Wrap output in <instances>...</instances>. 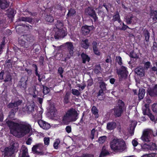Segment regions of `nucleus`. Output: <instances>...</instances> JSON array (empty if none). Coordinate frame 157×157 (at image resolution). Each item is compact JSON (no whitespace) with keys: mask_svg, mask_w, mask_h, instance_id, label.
<instances>
[{"mask_svg":"<svg viewBox=\"0 0 157 157\" xmlns=\"http://www.w3.org/2000/svg\"><path fill=\"white\" fill-rule=\"evenodd\" d=\"M6 123L10 133L17 137H23L32 131L31 125L26 122L17 123L8 120Z\"/></svg>","mask_w":157,"mask_h":157,"instance_id":"nucleus-1","label":"nucleus"},{"mask_svg":"<svg viewBox=\"0 0 157 157\" xmlns=\"http://www.w3.org/2000/svg\"><path fill=\"white\" fill-rule=\"evenodd\" d=\"M110 144L111 150L115 152L121 153L127 150V145L123 139H114Z\"/></svg>","mask_w":157,"mask_h":157,"instance_id":"nucleus-2","label":"nucleus"},{"mask_svg":"<svg viewBox=\"0 0 157 157\" xmlns=\"http://www.w3.org/2000/svg\"><path fill=\"white\" fill-rule=\"evenodd\" d=\"M77 112L74 108H71L69 109L65 114L63 116L62 121L66 122L70 119L71 121H75L78 118Z\"/></svg>","mask_w":157,"mask_h":157,"instance_id":"nucleus-3","label":"nucleus"},{"mask_svg":"<svg viewBox=\"0 0 157 157\" xmlns=\"http://www.w3.org/2000/svg\"><path fill=\"white\" fill-rule=\"evenodd\" d=\"M126 109L124 102L121 100L119 99L118 101L116 107L113 109V114L116 117H120Z\"/></svg>","mask_w":157,"mask_h":157,"instance_id":"nucleus-4","label":"nucleus"},{"mask_svg":"<svg viewBox=\"0 0 157 157\" xmlns=\"http://www.w3.org/2000/svg\"><path fill=\"white\" fill-rule=\"evenodd\" d=\"M53 30L55 32L54 36L56 39L63 38L66 36L67 34V30L65 28H63L61 29L54 28Z\"/></svg>","mask_w":157,"mask_h":157,"instance_id":"nucleus-5","label":"nucleus"},{"mask_svg":"<svg viewBox=\"0 0 157 157\" xmlns=\"http://www.w3.org/2000/svg\"><path fill=\"white\" fill-rule=\"evenodd\" d=\"M85 13L89 15L96 22L98 20V18L94 8L92 7L89 6L85 9Z\"/></svg>","mask_w":157,"mask_h":157,"instance_id":"nucleus-6","label":"nucleus"},{"mask_svg":"<svg viewBox=\"0 0 157 157\" xmlns=\"http://www.w3.org/2000/svg\"><path fill=\"white\" fill-rule=\"evenodd\" d=\"M43 146V144H36L32 147V151L37 154H41Z\"/></svg>","mask_w":157,"mask_h":157,"instance_id":"nucleus-7","label":"nucleus"},{"mask_svg":"<svg viewBox=\"0 0 157 157\" xmlns=\"http://www.w3.org/2000/svg\"><path fill=\"white\" fill-rule=\"evenodd\" d=\"M117 74L121 78H125L127 77L128 72L125 67L122 66L121 69L117 71Z\"/></svg>","mask_w":157,"mask_h":157,"instance_id":"nucleus-8","label":"nucleus"},{"mask_svg":"<svg viewBox=\"0 0 157 157\" xmlns=\"http://www.w3.org/2000/svg\"><path fill=\"white\" fill-rule=\"evenodd\" d=\"M22 103L21 100H18L13 103H9L7 105V107L9 108H12V109H14L15 111H17L18 109V106L21 105Z\"/></svg>","mask_w":157,"mask_h":157,"instance_id":"nucleus-9","label":"nucleus"},{"mask_svg":"<svg viewBox=\"0 0 157 157\" xmlns=\"http://www.w3.org/2000/svg\"><path fill=\"white\" fill-rule=\"evenodd\" d=\"M100 90L98 93L97 96L98 97L101 94H104L105 92L107 90L106 86L107 84L104 82H99Z\"/></svg>","mask_w":157,"mask_h":157,"instance_id":"nucleus-10","label":"nucleus"},{"mask_svg":"<svg viewBox=\"0 0 157 157\" xmlns=\"http://www.w3.org/2000/svg\"><path fill=\"white\" fill-rule=\"evenodd\" d=\"M67 46V48L68 51L69 53L67 55L68 59H70L73 55L74 48L72 43L67 42L66 43Z\"/></svg>","mask_w":157,"mask_h":157,"instance_id":"nucleus-11","label":"nucleus"},{"mask_svg":"<svg viewBox=\"0 0 157 157\" xmlns=\"http://www.w3.org/2000/svg\"><path fill=\"white\" fill-rule=\"evenodd\" d=\"M94 27L93 25L88 26L85 25L83 26L81 28L82 33L84 35H88L90 31L92 30Z\"/></svg>","mask_w":157,"mask_h":157,"instance_id":"nucleus-12","label":"nucleus"},{"mask_svg":"<svg viewBox=\"0 0 157 157\" xmlns=\"http://www.w3.org/2000/svg\"><path fill=\"white\" fill-rule=\"evenodd\" d=\"M2 152V156H4V157H12L14 154L8 147H5Z\"/></svg>","mask_w":157,"mask_h":157,"instance_id":"nucleus-13","label":"nucleus"},{"mask_svg":"<svg viewBox=\"0 0 157 157\" xmlns=\"http://www.w3.org/2000/svg\"><path fill=\"white\" fill-rule=\"evenodd\" d=\"M147 94L151 97L157 96V84L154 86L152 89H148Z\"/></svg>","mask_w":157,"mask_h":157,"instance_id":"nucleus-14","label":"nucleus"},{"mask_svg":"<svg viewBox=\"0 0 157 157\" xmlns=\"http://www.w3.org/2000/svg\"><path fill=\"white\" fill-rule=\"evenodd\" d=\"M25 37L23 35H21L18 39V42L19 45L22 47L27 48L28 46V42L25 41Z\"/></svg>","mask_w":157,"mask_h":157,"instance_id":"nucleus-15","label":"nucleus"},{"mask_svg":"<svg viewBox=\"0 0 157 157\" xmlns=\"http://www.w3.org/2000/svg\"><path fill=\"white\" fill-rule=\"evenodd\" d=\"M19 144L18 143L13 141L11 143L10 146L8 147L14 153L17 151Z\"/></svg>","mask_w":157,"mask_h":157,"instance_id":"nucleus-16","label":"nucleus"},{"mask_svg":"<svg viewBox=\"0 0 157 157\" xmlns=\"http://www.w3.org/2000/svg\"><path fill=\"white\" fill-rule=\"evenodd\" d=\"M27 81V80H26L24 78H21L19 83L18 86L22 90H25L26 89Z\"/></svg>","mask_w":157,"mask_h":157,"instance_id":"nucleus-17","label":"nucleus"},{"mask_svg":"<svg viewBox=\"0 0 157 157\" xmlns=\"http://www.w3.org/2000/svg\"><path fill=\"white\" fill-rule=\"evenodd\" d=\"M33 67L35 69V74L36 76L38 77V80L39 82H41L42 80V79L44 78L45 76L44 75H40L38 72V68L36 64H33Z\"/></svg>","mask_w":157,"mask_h":157,"instance_id":"nucleus-18","label":"nucleus"},{"mask_svg":"<svg viewBox=\"0 0 157 157\" xmlns=\"http://www.w3.org/2000/svg\"><path fill=\"white\" fill-rule=\"evenodd\" d=\"M10 3L8 0H0V7L2 9L7 8L10 5Z\"/></svg>","mask_w":157,"mask_h":157,"instance_id":"nucleus-19","label":"nucleus"},{"mask_svg":"<svg viewBox=\"0 0 157 157\" xmlns=\"http://www.w3.org/2000/svg\"><path fill=\"white\" fill-rule=\"evenodd\" d=\"M112 21L113 22L117 21L119 23H121V22L120 16L118 11H116L113 16Z\"/></svg>","mask_w":157,"mask_h":157,"instance_id":"nucleus-20","label":"nucleus"},{"mask_svg":"<svg viewBox=\"0 0 157 157\" xmlns=\"http://www.w3.org/2000/svg\"><path fill=\"white\" fill-rule=\"evenodd\" d=\"M117 127L116 123L113 121L109 122L107 124L106 128L107 130L110 131L113 130L115 129Z\"/></svg>","mask_w":157,"mask_h":157,"instance_id":"nucleus-21","label":"nucleus"},{"mask_svg":"<svg viewBox=\"0 0 157 157\" xmlns=\"http://www.w3.org/2000/svg\"><path fill=\"white\" fill-rule=\"evenodd\" d=\"M141 140L144 142H148L149 139V132L147 131H144L141 137Z\"/></svg>","mask_w":157,"mask_h":157,"instance_id":"nucleus-22","label":"nucleus"},{"mask_svg":"<svg viewBox=\"0 0 157 157\" xmlns=\"http://www.w3.org/2000/svg\"><path fill=\"white\" fill-rule=\"evenodd\" d=\"M75 10L73 8H70L66 15V19H68L75 16L76 13Z\"/></svg>","mask_w":157,"mask_h":157,"instance_id":"nucleus-23","label":"nucleus"},{"mask_svg":"<svg viewBox=\"0 0 157 157\" xmlns=\"http://www.w3.org/2000/svg\"><path fill=\"white\" fill-rule=\"evenodd\" d=\"M81 56L83 63H85L86 62H89L90 58L88 55L86 53L83 52H82L81 54Z\"/></svg>","mask_w":157,"mask_h":157,"instance_id":"nucleus-24","label":"nucleus"},{"mask_svg":"<svg viewBox=\"0 0 157 157\" xmlns=\"http://www.w3.org/2000/svg\"><path fill=\"white\" fill-rule=\"evenodd\" d=\"M26 111L28 113H32V115L34 114L33 113L34 112V105L33 104H27L26 105Z\"/></svg>","mask_w":157,"mask_h":157,"instance_id":"nucleus-25","label":"nucleus"},{"mask_svg":"<svg viewBox=\"0 0 157 157\" xmlns=\"http://www.w3.org/2000/svg\"><path fill=\"white\" fill-rule=\"evenodd\" d=\"M71 93L68 91L66 92L63 97V102L64 105L68 104L70 102V95Z\"/></svg>","mask_w":157,"mask_h":157,"instance_id":"nucleus-26","label":"nucleus"},{"mask_svg":"<svg viewBox=\"0 0 157 157\" xmlns=\"http://www.w3.org/2000/svg\"><path fill=\"white\" fill-rule=\"evenodd\" d=\"M97 43L96 41H93L92 43L94 53L98 56H100L101 53L97 47Z\"/></svg>","mask_w":157,"mask_h":157,"instance_id":"nucleus-27","label":"nucleus"},{"mask_svg":"<svg viewBox=\"0 0 157 157\" xmlns=\"http://www.w3.org/2000/svg\"><path fill=\"white\" fill-rule=\"evenodd\" d=\"M38 123L40 126L44 129H47L50 127V125L49 124L42 120L38 121Z\"/></svg>","mask_w":157,"mask_h":157,"instance_id":"nucleus-28","label":"nucleus"},{"mask_svg":"<svg viewBox=\"0 0 157 157\" xmlns=\"http://www.w3.org/2000/svg\"><path fill=\"white\" fill-rule=\"evenodd\" d=\"M81 47L85 49H87L90 46V43L88 39L82 40L81 43Z\"/></svg>","mask_w":157,"mask_h":157,"instance_id":"nucleus-29","label":"nucleus"},{"mask_svg":"<svg viewBox=\"0 0 157 157\" xmlns=\"http://www.w3.org/2000/svg\"><path fill=\"white\" fill-rule=\"evenodd\" d=\"M143 34L144 36L145 37L146 41L147 42H149L150 34L148 31L147 29H145L143 31Z\"/></svg>","mask_w":157,"mask_h":157,"instance_id":"nucleus-30","label":"nucleus"},{"mask_svg":"<svg viewBox=\"0 0 157 157\" xmlns=\"http://www.w3.org/2000/svg\"><path fill=\"white\" fill-rule=\"evenodd\" d=\"M19 20L21 21L27 22L30 24H32L33 22V18L30 17H21L19 18Z\"/></svg>","mask_w":157,"mask_h":157,"instance_id":"nucleus-31","label":"nucleus"},{"mask_svg":"<svg viewBox=\"0 0 157 157\" xmlns=\"http://www.w3.org/2000/svg\"><path fill=\"white\" fill-rule=\"evenodd\" d=\"M21 157H30L28 154V149L25 147H22Z\"/></svg>","mask_w":157,"mask_h":157,"instance_id":"nucleus-32","label":"nucleus"},{"mask_svg":"<svg viewBox=\"0 0 157 157\" xmlns=\"http://www.w3.org/2000/svg\"><path fill=\"white\" fill-rule=\"evenodd\" d=\"M135 71L138 75L143 76L144 75V70L141 68H137L135 69Z\"/></svg>","mask_w":157,"mask_h":157,"instance_id":"nucleus-33","label":"nucleus"},{"mask_svg":"<svg viewBox=\"0 0 157 157\" xmlns=\"http://www.w3.org/2000/svg\"><path fill=\"white\" fill-rule=\"evenodd\" d=\"M136 18V17H134L132 14L126 17L125 18V20L127 24L129 25L131 24L133 22V18Z\"/></svg>","mask_w":157,"mask_h":157,"instance_id":"nucleus-34","label":"nucleus"},{"mask_svg":"<svg viewBox=\"0 0 157 157\" xmlns=\"http://www.w3.org/2000/svg\"><path fill=\"white\" fill-rule=\"evenodd\" d=\"M139 93L138 94V98L139 100L142 99L144 96L145 93V90L144 89H140L139 90Z\"/></svg>","mask_w":157,"mask_h":157,"instance_id":"nucleus-35","label":"nucleus"},{"mask_svg":"<svg viewBox=\"0 0 157 157\" xmlns=\"http://www.w3.org/2000/svg\"><path fill=\"white\" fill-rule=\"evenodd\" d=\"M99 111L98 109L95 106H93L91 109L92 113L95 116V117L97 118L98 117Z\"/></svg>","mask_w":157,"mask_h":157,"instance_id":"nucleus-36","label":"nucleus"},{"mask_svg":"<svg viewBox=\"0 0 157 157\" xmlns=\"http://www.w3.org/2000/svg\"><path fill=\"white\" fill-rule=\"evenodd\" d=\"M104 147H103L100 154L99 157H104V156L109 154V152L106 150L104 148Z\"/></svg>","mask_w":157,"mask_h":157,"instance_id":"nucleus-37","label":"nucleus"},{"mask_svg":"<svg viewBox=\"0 0 157 157\" xmlns=\"http://www.w3.org/2000/svg\"><path fill=\"white\" fill-rule=\"evenodd\" d=\"M25 39L27 41L31 42L33 40V36L31 34L23 35Z\"/></svg>","mask_w":157,"mask_h":157,"instance_id":"nucleus-38","label":"nucleus"},{"mask_svg":"<svg viewBox=\"0 0 157 157\" xmlns=\"http://www.w3.org/2000/svg\"><path fill=\"white\" fill-rule=\"evenodd\" d=\"M148 146V148L151 150L154 151L157 149L156 145L155 143H150Z\"/></svg>","mask_w":157,"mask_h":157,"instance_id":"nucleus-39","label":"nucleus"},{"mask_svg":"<svg viewBox=\"0 0 157 157\" xmlns=\"http://www.w3.org/2000/svg\"><path fill=\"white\" fill-rule=\"evenodd\" d=\"M129 56L130 58L133 59H138L139 58L138 56L134 52V51H132L130 52Z\"/></svg>","mask_w":157,"mask_h":157,"instance_id":"nucleus-40","label":"nucleus"},{"mask_svg":"<svg viewBox=\"0 0 157 157\" xmlns=\"http://www.w3.org/2000/svg\"><path fill=\"white\" fill-rule=\"evenodd\" d=\"M45 20L48 22H52L54 21L53 17L51 15H46L45 18Z\"/></svg>","mask_w":157,"mask_h":157,"instance_id":"nucleus-41","label":"nucleus"},{"mask_svg":"<svg viewBox=\"0 0 157 157\" xmlns=\"http://www.w3.org/2000/svg\"><path fill=\"white\" fill-rule=\"evenodd\" d=\"M17 111H15L14 109H11L10 112L9 114V117L11 119H13L15 116V113Z\"/></svg>","mask_w":157,"mask_h":157,"instance_id":"nucleus-42","label":"nucleus"},{"mask_svg":"<svg viewBox=\"0 0 157 157\" xmlns=\"http://www.w3.org/2000/svg\"><path fill=\"white\" fill-rule=\"evenodd\" d=\"M151 16H153L152 17V19L154 21L157 20V10H154L151 12Z\"/></svg>","mask_w":157,"mask_h":157,"instance_id":"nucleus-43","label":"nucleus"},{"mask_svg":"<svg viewBox=\"0 0 157 157\" xmlns=\"http://www.w3.org/2000/svg\"><path fill=\"white\" fill-rule=\"evenodd\" d=\"M71 93L73 95L77 97L79 96L80 94V93L79 91L78 90L75 89H72Z\"/></svg>","mask_w":157,"mask_h":157,"instance_id":"nucleus-44","label":"nucleus"},{"mask_svg":"<svg viewBox=\"0 0 157 157\" xmlns=\"http://www.w3.org/2000/svg\"><path fill=\"white\" fill-rule=\"evenodd\" d=\"M60 143V140L59 139H56L55 142L54 143L53 147L55 149H58V145Z\"/></svg>","mask_w":157,"mask_h":157,"instance_id":"nucleus-45","label":"nucleus"},{"mask_svg":"<svg viewBox=\"0 0 157 157\" xmlns=\"http://www.w3.org/2000/svg\"><path fill=\"white\" fill-rule=\"evenodd\" d=\"M106 139L107 137L105 136L100 137L98 139V142L100 144H102L105 142Z\"/></svg>","mask_w":157,"mask_h":157,"instance_id":"nucleus-46","label":"nucleus"},{"mask_svg":"<svg viewBox=\"0 0 157 157\" xmlns=\"http://www.w3.org/2000/svg\"><path fill=\"white\" fill-rule=\"evenodd\" d=\"M5 40H3L0 44V55L3 52V49L5 47Z\"/></svg>","mask_w":157,"mask_h":157,"instance_id":"nucleus-47","label":"nucleus"},{"mask_svg":"<svg viewBox=\"0 0 157 157\" xmlns=\"http://www.w3.org/2000/svg\"><path fill=\"white\" fill-rule=\"evenodd\" d=\"M43 93L44 94H48L50 91L49 89L46 86H43Z\"/></svg>","mask_w":157,"mask_h":157,"instance_id":"nucleus-48","label":"nucleus"},{"mask_svg":"<svg viewBox=\"0 0 157 157\" xmlns=\"http://www.w3.org/2000/svg\"><path fill=\"white\" fill-rule=\"evenodd\" d=\"M11 80L12 77L11 75L10 74H8L6 75L4 81L5 82H9L11 81Z\"/></svg>","mask_w":157,"mask_h":157,"instance_id":"nucleus-49","label":"nucleus"},{"mask_svg":"<svg viewBox=\"0 0 157 157\" xmlns=\"http://www.w3.org/2000/svg\"><path fill=\"white\" fill-rule=\"evenodd\" d=\"M143 112L144 115L148 116V115H149V113H151V111L149 109H144V108H143Z\"/></svg>","mask_w":157,"mask_h":157,"instance_id":"nucleus-50","label":"nucleus"},{"mask_svg":"<svg viewBox=\"0 0 157 157\" xmlns=\"http://www.w3.org/2000/svg\"><path fill=\"white\" fill-rule=\"evenodd\" d=\"M96 67L98 68H95L94 69V73L96 74H98L100 72V70L101 69V67L100 64L97 65L96 66Z\"/></svg>","mask_w":157,"mask_h":157,"instance_id":"nucleus-51","label":"nucleus"},{"mask_svg":"<svg viewBox=\"0 0 157 157\" xmlns=\"http://www.w3.org/2000/svg\"><path fill=\"white\" fill-rule=\"evenodd\" d=\"M151 109L153 112L157 113V102L154 103L152 105Z\"/></svg>","mask_w":157,"mask_h":157,"instance_id":"nucleus-52","label":"nucleus"},{"mask_svg":"<svg viewBox=\"0 0 157 157\" xmlns=\"http://www.w3.org/2000/svg\"><path fill=\"white\" fill-rule=\"evenodd\" d=\"M116 58L118 64L120 66L121 65L123 64V63L121 57L119 56H117L116 57Z\"/></svg>","mask_w":157,"mask_h":157,"instance_id":"nucleus-53","label":"nucleus"},{"mask_svg":"<svg viewBox=\"0 0 157 157\" xmlns=\"http://www.w3.org/2000/svg\"><path fill=\"white\" fill-rule=\"evenodd\" d=\"M63 26V24L60 21L58 20L57 21V23L56 24V28H59Z\"/></svg>","mask_w":157,"mask_h":157,"instance_id":"nucleus-54","label":"nucleus"},{"mask_svg":"<svg viewBox=\"0 0 157 157\" xmlns=\"http://www.w3.org/2000/svg\"><path fill=\"white\" fill-rule=\"evenodd\" d=\"M33 97L34 98H36L38 93V91L36 90V87L35 86L33 89Z\"/></svg>","mask_w":157,"mask_h":157,"instance_id":"nucleus-55","label":"nucleus"},{"mask_svg":"<svg viewBox=\"0 0 157 157\" xmlns=\"http://www.w3.org/2000/svg\"><path fill=\"white\" fill-rule=\"evenodd\" d=\"M44 144L45 145H48L50 143V139L49 137H45L44 138Z\"/></svg>","mask_w":157,"mask_h":157,"instance_id":"nucleus-56","label":"nucleus"},{"mask_svg":"<svg viewBox=\"0 0 157 157\" xmlns=\"http://www.w3.org/2000/svg\"><path fill=\"white\" fill-rule=\"evenodd\" d=\"M87 87L88 88L89 87L92 85L93 84V81L92 79H88L87 80Z\"/></svg>","mask_w":157,"mask_h":157,"instance_id":"nucleus-57","label":"nucleus"},{"mask_svg":"<svg viewBox=\"0 0 157 157\" xmlns=\"http://www.w3.org/2000/svg\"><path fill=\"white\" fill-rule=\"evenodd\" d=\"M127 29H131L128 26H127L126 25H125L124 26H122V27L121 28H119V30L124 31L126 30Z\"/></svg>","mask_w":157,"mask_h":157,"instance_id":"nucleus-58","label":"nucleus"},{"mask_svg":"<svg viewBox=\"0 0 157 157\" xmlns=\"http://www.w3.org/2000/svg\"><path fill=\"white\" fill-rule=\"evenodd\" d=\"M65 130L68 133H70L71 132V126L68 125L66 126Z\"/></svg>","mask_w":157,"mask_h":157,"instance_id":"nucleus-59","label":"nucleus"},{"mask_svg":"<svg viewBox=\"0 0 157 157\" xmlns=\"http://www.w3.org/2000/svg\"><path fill=\"white\" fill-rule=\"evenodd\" d=\"M133 146L134 147H136L138 144V143L136 139L133 140L132 141Z\"/></svg>","mask_w":157,"mask_h":157,"instance_id":"nucleus-60","label":"nucleus"},{"mask_svg":"<svg viewBox=\"0 0 157 157\" xmlns=\"http://www.w3.org/2000/svg\"><path fill=\"white\" fill-rule=\"evenodd\" d=\"M148 116L151 121H154L155 120V116L151 113H149V115H148Z\"/></svg>","mask_w":157,"mask_h":157,"instance_id":"nucleus-61","label":"nucleus"},{"mask_svg":"<svg viewBox=\"0 0 157 157\" xmlns=\"http://www.w3.org/2000/svg\"><path fill=\"white\" fill-rule=\"evenodd\" d=\"M157 153H152L147 154H146V155L147 157H155Z\"/></svg>","mask_w":157,"mask_h":157,"instance_id":"nucleus-62","label":"nucleus"},{"mask_svg":"<svg viewBox=\"0 0 157 157\" xmlns=\"http://www.w3.org/2000/svg\"><path fill=\"white\" fill-rule=\"evenodd\" d=\"M64 71L62 67H59L58 69V74H63Z\"/></svg>","mask_w":157,"mask_h":157,"instance_id":"nucleus-63","label":"nucleus"},{"mask_svg":"<svg viewBox=\"0 0 157 157\" xmlns=\"http://www.w3.org/2000/svg\"><path fill=\"white\" fill-rule=\"evenodd\" d=\"M81 157H94L93 155L89 154H83Z\"/></svg>","mask_w":157,"mask_h":157,"instance_id":"nucleus-64","label":"nucleus"}]
</instances>
